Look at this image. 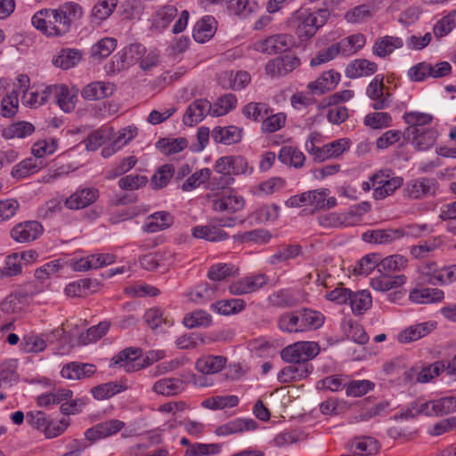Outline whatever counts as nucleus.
I'll list each match as a JSON object with an SVG mask.
<instances>
[{"label": "nucleus", "instance_id": "56", "mask_svg": "<svg viewBox=\"0 0 456 456\" xmlns=\"http://www.w3.org/2000/svg\"><path fill=\"white\" fill-rule=\"evenodd\" d=\"M72 391L69 389H59L49 394H44L37 397V404L47 407L51 404L60 403L61 401L71 398Z\"/></svg>", "mask_w": 456, "mask_h": 456}, {"label": "nucleus", "instance_id": "28", "mask_svg": "<svg viewBox=\"0 0 456 456\" xmlns=\"http://www.w3.org/2000/svg\"><path fill=\"white\" fill-rule=\"evenodd\" d=\"M216 20L211 16H205L196 22L192 37L199 43L208 41L216 33Z\"/></svg>", "mask_w": 456, "mask_h": 456}, {"label": "nucleus", "instance_id": "58", "mask_svg": "<svg viewBox=\"0 0 456 456\" xmlns=\"http://www.w3.org/2000/svg\"><path fill=\"white\" fill-rule=\"evenodd\" d=\"M443 241L440 237H436L423 243L412 246L411 248V254L414 258H423L428 256L442 245Z\"/></svg>", "mask_w": 456, "mask_h": 456}, {"label": "nucleus", "instance_id": "8", "mask_svg": "<svg viewBox=\"0 0 456 456\" xmlns=\"http://www.w3.org/2000/svg\"><path fill=\"white\" fill-rule=\"evenodd\" d=\"M293 45V37L290 35L279 34L256 42L255 49L266 54H277L289 50Z\"/></svg>", "mask_w": 456, "mask_h": 456}, {"label": "nucleus", "instance_id": "22", "mask_svg": "<svg viewBox=\"0 0 456 456\" xmlns=\"http://www.w3.org/2000/svg\"><path fill=\"white\" fill-rule=\"evenodd\" d=\"M256 428L257 422L253 419H236L218 427L215 433L217 436H228L255 430Z\"/></svg>", "mask_w": 456, "mask_h": 456}, {"label": "nucleus", "instance_id": "39", "mask_svg": "<svg viewBox=\"0 0 456 456\" xmlns=\"http://www.w3.org/2000/svg\"><path fill=\"white\" fill-rule=\"evenodd\" d=\"M215 171L220 175L218 178H214L218 187L225 188L233 183L234 179L231 174L229 156L219 158L215 164Z\"/></svg>", "mask_w": 456, "mask_h": 456}, {"label": "nucleus", "instance_id": "54", "mask_svg": "<svg viewBox=\"0 0 456 456\" xmlns=\"http://www.w3.org/2000/svg\"><path fill=\"white\" fill-rule=\"evenodd\" d=\"M212 322L211 315L203 310H197L187 314L183 318V324L189 329L208 327Z\"/></svg>", "mask_w": 456, "mask_h": 456}, {"label": "nucleus", "instance_id": "60", "mask_svg": "<svg viewBox=\"0 0 456 456\" xmlns=\"http://www.w3.org/2000/svg\"><path fill=\"white\" fill-rule=\"evenodd\" d=\"M270 302L278 307H293L297 305V297L289 290H280L270 296Z\"/></svg>", "mask_w": 456, "mask_h": 456}, {"label": "nucleus", "instance_id": "18", "mask_svg": "<svg viewBox=\"0 0 456 456\" xmlns=\"http://www.w3.org/2000/svg\"><path fill=\"white\" fill-rule=\"evenodd\" d=\"M116 86L110 82L96 81L88 84L82 90V96L87 101H98L112 95Z\"/></svg>", "mask_w": 456, "mask_h": 456}, {"label": "nucleus", "instance_id": "44", "mask_svg": "<svg viewBox=\"0 0 456 456\" xmlns=\"http://www.w3.org/2000/svg\"><path fill=\"white\" fill-rule=\"evenodd\" d=\"M35 131V126L27 121H19L13 123L2 131V135L5 139H12L14 137L24 138L32 134Z\"/></svg>", "mask_w": 456, "mask_h": 456}, {"label": "nucleus", "instance_id": "5", "mask_svg": "<svg viewBox=\"0 0 456 456\" xmlns=\"http://www.w3.org/2000/svg\"><path fill=\"white\" fill-rule=\"evenodd\" d=\"M142 350L139 347H127L113 357L114 363L123 366L127 372L137 371L151 364L156 359L147 356L141 358Z\"/></svg>", "mask_w": 456, "mask_h": 456}, {"label": "nucleus", "instance_id": "52", "mask_svg": "<svg viewBox=\"0 0 456 456\" xmlns=\"http://www.w3.org/2000/svg\"><path fill=\"white\" fill-rule=\"evenodd\" d=\"M238 269L231 264H216L213 265L208 272V277L213 281H221L227 277L235 276Z\"/></svg>", "mask_w": 456, "mask_h": 456}, {"label": "nucleus", "instance_id": "37", "mask_svg": "<svg viewBox=\"0 0 456 456\" xmlns=\"http://www.w3.org/2000/svg\"><path fill=\"white\" fill-rule=\"evenodd\" d=\"M243 206V199L236 195L223 196L213 200V209L219 212L234 213L241 209Z\"/></svg>", "mask_w": 456, "mask_h": 456}, {"label": "nucleus", "instance_id": "17", "mask_svg": "<svg viewBox=\"0 0 456 456\" xmlns=\"http://www.w3.org/2000/svg\"><path fill=\"white\" fill-rule=\"evenodd\" d=\"M436 183L432 179L420 178L409 182L404 190V196L409 199L418 200L434 193Z\"/></svg>", "mask_w": 456, "mask_h": 456}, {"label": "nucleus", "instance_id": "47", "mask_svg": "<svg viewBox=\"0 0 456 456\" xmlns=\"http://www.w3.org/2000/svg\"><path fill=\"white\" fill-rule=\"evenodd\" d=\"M348 302L351 305L352 311L354 314H361L371 305V297L367 290L351 291Z\"/></svg>", "mask_w": 456, "mask_h": 456}, {"label": "nucleus", "instance_id": "33", "mask_svg": "<svg viewBox=\"0 0 456 456\" xmlns=\"http://www.w3.org/2000/svg\"><path fill=\"white\" fill-rule=\"evenodd\" d=\"M227 359L221 355H208L200 358L196 362V369L202 374H214L222 370Z\"/></svg>", "mask_w": 456, "mask_h": 456}, {"label": "nucleus", "instance_id": "32", "mask_svg": "<svg viewBox=\"0 0 456 456\" xmlns=\"http://www.w3.org/2000/svg\"><path fill=\"white\" fill-rule=\"evenodd\" d=\"M173 224L172 216L167 211H159L147 217L144 231L150 233L165 230Z\"/></svg>", "mask_w": 456, "mask_h": 456}, {"label": "nucleus", "instance_id": "43", "mask_svg": "<svg viewBox=\"0 0 456 456\" xmlns=\"http://www.w3.org/2000/svg\"><path fill=\"white\" fill-rule=\"evenodd\" d=\"M217 291V285L212 283H200L190 293V299L195 303H206L213 299Z\"/></svg>", "mask_w": 456, "mask_h": 456}, {"label": "nucleus", "instance_id": "55", "mask_svg": "<svg viewBox=\"0 0 456 456\" xmlns=\"http://www.w3.org/2000/svg\"><path fill=\"white\" fill-rule=\"evenodd\" d=\"M270 113L272 110L265 102H249L242 108V114L254 121H258Z\"/></svg>", "mask_w": 456, "mask_h": 456}, {"label": "nucleus", "instance_id": "15", "mask_svg": "<svg viewBox=\"0 0 456 456\" xmlns=\"http://www.w3.org/2000/svg\"><path fill=\"white\" fill-rule=\"evenodd\" d=\"M405 236L403 228L395 229H379L367 231L362 233V238L364 241L379 244H388Z\"/></svg>", "mask_w": 456, "mask_h": 456}, {"label": "nucleus", "instance_id": "45", "mask_svg": "<svg viewBox=\"0 0 456 456\" xmlns=\"http://www.w3.org/2000/svg\"><path fill=\"white\" fill-rule=\"evenodd\" d=\"M440 270L441 268L437 266L436 262H428L423 264L419 268L420 281L422 283L438 285L439 281H443V276L440 273Z\"/></svg>", "mask_w": 456, "mask_h": 456}, {"label": "nucleus", "instance_id": "1", "mask_svg": "<svg viewBox=\"0 0 456 456\" xmlns=\"http://www.w3.org/2000/svg\"><path fill=\"white\" fill-rule=\"evenodd\" d=\"M83 16L82 7L74 2L61 4L58 9H44L36 12L33 26L48 36H62L68 33L71 24Z\"/></svg>", "mask_w": 456, "mask_h": 456}, {"label": "nucleus", "instance_id": "29", "mask_svg": "<svg viewBox=\"0 0 456 456\" xmlns=\"http://www.w3.org/2000/svg\"><path fill=\"white\" fill-rule=\"evenodd\" d=\"M185 382L178 378H165L153 385V391L159 395L173 396L185 389Z\"/></svg>", "mask_w": 456, "mask_h": 456}, {"label": "nucleus", "instance_id": "46", "mask_svg": "<svg viewBox=\"0 0 456 456\" xmlns=\"http://www.w3.org/2000/svg\"><path fill=\"white\" fill-rule=\"evenodd\" d=\"M124 390H126V387L122 384L118 382H108L93 387L91 392L96 400H105Z\"/></svg>", "mask_w": 456, "mask_h": 456}, {"label": "nucleus", "instance_id": "9", "mask_svg": "<svg viewBox=\"0 0 456 456\" xmlns=\"http://www.w3.org/2000/svg\"><path fill=\"white\" fill-rule=\"evenodd\" d=\"M269 281L268 276L265 273H258L241 278L229 286L232 295H245L253 293L263 288Z\"/></svg>", "mask_w": 456, "mask_h": 456}, {"label": "nucleus", "instance_id": "12", "mask_svg": "<svg viewBox=\"0 0 456 456\" xmlns=\"http://www.w3.org/2000/svg\"><path fill=\"white\" fill-rule=\"evenodd\" d=\"M213 107L207 99L195 100L187 108L183 121L186 126H193L200 122L206 115L212 116Z\"/></svg>", "mask_w": 456, "mask_h": 456}, {"label": "nucleus", "instance_id": "61", "mask_svg": "<svg viewBox=\"0 0 456 456\" xmlns=\"http://www.w3.org/2000/svg\"><path fill=\"white\" fill-rule=\"evenodd\" d=\"M301 323L303 327V331L306 329H318L320 328L324 322V316L317 311H314L311 309H304L300 312Z\"/></svg>", "mask_w": 456, "mask_h": 456}, {"label": "nucleus", "instance_id": "49", "mask_svg": "<svg viewBox=\"0 0 456 456\" xmlns=\"http://www.w3.org/2000/svg\"><path fill=\"white\" fill-rule=\"evenodd\" d=\"M354 453L361 456H370L375 454L379 450V442L370 436L355 438L354 441Z\"/></svg>", "mask_w": 456, "mask_h": 456}, {"label": "nucleus", "instance_id": "26", "mask_svg": "<svg viewBox=\"0 0 456 456\" xmlns=\"http://www.w3.org/2000/svg\"><path fill=\"white\" fill-rule=\"evenodd\" d=\"M405 281L406 277L403 274L390 276L380 273L379 276L370 280V286L377 291L385 292L401 287Z\"/></svg>", "mask_w": 456, "mask_h": 456}, {"label": "nucleus", "instance_id": "19", "mask_svg": "<svg viewBox=\"0 0 456 456\" xmlns=\"http://www.w3.org/2000/svg\"><path fill=\"white\" fill-rule=\"evenodd\" d=\"M95 371L96 367L94 364L71 362L62 367L61 375L66 379L77 380L89 378Z\"/></svg>", "mask_w": 456, "mask_h": 456}, {"label": "nucleus", "instance_id": "10", "mask_svg": "<svg viewBox=\"0 0 456 456\" xmlns=\"http://www.w3.org/2000/svg\"><path fill=\"white\" fill-rule=\"evenodd\" d=\"M43 231L44 229L40 223L37 221H25L14 225L10 232V236L19 243H26L37 240Z\"/></svg>", "mask_w": 456, "mask_h": 456}, {"label": "nucleus", "instance_id": "63", "mask_svg": "<svg viewBox=\"0 0 456 456\" xmlns=\"http://www.w3.org/2000/svg\"><path fill=\"white\" fill-rule=\"evenodd\" d=\"M279 328L282 331L287 332H298L303 331V325L301 323L300 315L295 314L293 313L282 314L279 318Z\"/></svg>", "mask_w": 456, "mask_h": 456}, {"label": "nucleus", "instance_id": "40", "mask_svg": "<svg viewBox=\"0 0 456 456\" xmlns=\"http://www.w3.org/2000/svg\"><path fill=\"white\" fill-rule=\"evenodd\" d=\"M246 303L240 298L220 300L210 305L211 310L219 314L230 315L237 314L245 308Z\"/></svg>", "mask_w": 456, "mask_h": 456}, {"label": "nucleus", "instance_id": "64", "mask_svg": "<svg viewBox=\"0 0 456 456\" xmlns=\"http://www.w3.org/2000/svg\"><path fill=\"white\" fill-rule=\"evenodd\" d=\"M116 40L111 37L101 39L91 48L92 56L94 58L103 59L108 57L116 48Z\"/></svg>", "mask_w": 456, "mask_h": 456}, {"label": "nucleus", "instance_id": "16", "mask_svg": "<svg viewBox=\"0 0 456 456\" xmlns=\"http://www.w3.org/2000/svg\"><path fill=\"white\" fill-rule=\"evenodd\" d=\"M313 371V366L309 363H292L284 367L278 374V379L281 383H290L299 381L308 377Z\"/></svg>", "mask_w": 456, "mask_h": 456}, {"label": "nucleus", "instance_id": "20", "mask_svg": "<svg viewBox=\"0 0 456 456\" xmlns=\"http://www.w3.org/2000/svg\"><path fill=\"white\" fill-rule=\"evenodd\" d=\"M98 191L94 188H86L77 191L65 200L69 209H80L93 204L98 198Z\"/></svg>", "mask_w": 456, "mask_h": 456}, {"label": "nucleus", "instance_id": "51", "mask_svg": "<svg viewBox=\"0 0 456 456\" xmlns=\"http://www.w3.org/2000/svg\"><path fill=\"white\" fill-rule=\"evenodd\" d=\"M408 260L401 255H393L380 260L379 265V272H398L403 270L407 266Z\"/></svg>", "mask_w": 456, "mask_h": 456}, {"label": "nucleus", "instance_id": "13", "mask_svg": "<svg viewBox=\"0 0 456 456\" xmlns=\"http://www.w3.org/2000/svg\"><path fill=\"white\" fill-rule=\"evenodd\" d=\"M348 144L347 139H339L321 148L313 146L310 154L314 155L315 161L322 162L330 158H337L341 155L348 148Z\"/></svg>", "mask_w": 456, "mask_h": 456}, {"label": "nucleus", "instance_id": "3", "mask_svg": "<svg viewBox=\"0 0 456 456\" xmlns=\"http://www.w3.org/2000/svg\"><path fill=\"white\" fill-rule=\"evenodd\" d=\"M320 352L317 343L310 341L296 342L281 350V359L289 363H308Z\"/></svg>", "mask_w": 456, "mask_h": 456}, {"label": "nucleus", "instance_id": "59", "mask_svg": "<svg viewBox=\"0 0 456 456\" xmlns=\"http://www.w3.org/2000/svg\"><path fill=\"white\" fill-rule=\"evenodd\" d=\"M118 0H99L92 10V18L98 21L106 20L114 11Z\"/></svg>", "mask_w": 456, "mask_h": 456}, {"label": "nucleus", "instance_id": "53", "mask_svg": "<svg viewBox=\"0 0 456 456\" xmlns=\"http://www.w3.org/2000/svg\"><path fill=\"white\" fill-rule=\"evenodd\" d=\"M237 104V98L232 94H226L220 98L217 99V101L212 104L213 110H212V116L213 117H220L227 114L229 111L233 110L236 107Z\"/></svg>", "mask_w": 456, "mask_h": 456}, {"label": "nucleus", "instance_id": "25", "mask_svg": "<svg viewBox=\"0 0 456 456\" xmlns=\"http://www.w3.org/2000/svg\"><path fill=\"white\" fill-rule=\"evenodd\" d=\"M444 296V291L439 289L417 287L410 292L409 298L416 304H431L440 302Z\"/></svg>", "mask_w": 456, "mask_h": 456}, {"label": "nucleus", "instance_id": "62", "mask_svg": "<svg viewBox=\"0 0 456 456\" xmlns=\"http://www.w3.org/2000/svg\"><path fill=\"white\" fill-rule=\"evenodd\" d=\"M110 329V323L102 322L99 324L93 326L79 337L80 343L86 345L88 343L100 339Z\"/></svg>", "mask_w": 456, "mask_h": 456}, {"label": "nucleus", "instance_id": "50", "mask_svg": "<svg viewBox=\"0 0 456 456\" xmlns=\"http://www.w3.org/2000/svg\"><path fill=\"white\" fill-rule=\"evenodd\" d=\"M238 403L239 398L236 395H218L205 399L201 405L207 409L219 410L225 407H234Z\"/></svg>", "mask_w": 456, "mask_h": 456}, {"label": "nucleus", "instance_id": "27", "mask_svg": "<svg viewBox=\"0 0 456 456\" xmlns=\"http://www.w3.org/2000/svg\"><path fill=\"white\" fill-rule=\"evenodd\" d=\"M354 213L350 210L347 213H328L318 217V223L325 228L349 226L354 224Z\"/></svg>", "mask_w": 456, "mask_h": 456}, {"label": "nucleus", "instance_id": "6", "mask_svg": "<svg viewBox=\"0 0 456 456\" xmlns=\"http://www.w3.org/2000/svg\"><path fill=\"white\" fill-rule=\"evenodd\" d=\"M367 96L373 101L371 107L375 110H380L388 108L393 96L389 88L384 85V75H377L366 88Z\"/></svg>", "mask_w": 456, "mask_h": 456}, {"label": "nucleus", "instance_id": "2", "mask_svg": "<svg viewBox=\"0 0 456 456\" xmlns=\"http://www.w3.org/2000/svg\"><path fill=\"white\" fill-rule=\"evenodd\" d=\"M330 18L328 9L310 12L307 9L296 11L288 21L301 42L308 41L323 27Z\"/></svg>", "mask_w": 456, "mask_h": 456}, {"label": "nucleus", "instance_id": "41", "mask_svg": "<svg viewBox=\"0 0 456 456\" xmlns=\"http://www.w3.org/2000/svg\"><path fill=\"white\" fill-rule=\"evenodd\" d=\"M81 53L76 49H63L60 52L58 56H56L53 62L56 67H59L62 69H68L74 67L81 60Z\"/></svg>", "mask_w": 456, "mask_h": 456}, {"label": "nucleus", "instance_id": "30", "mask_svg": "<svg viewBox=\"0 0 456 456\" xmlns=\"http://www.w3.org/2000/svg\"><path fill=\"white\" fill-rule=\"evenodd\" d=\"M340 80V75L334 70L323 72L315 81L308 84V88L315 93L324 94L335 88Z\"/></svg>", "mask_w": 456, "mask_h": 456}, {"label": "nucleus", "instance_id": "14", "mask_svg": "<svg viewBox=\"0 0 456 456\" xmlns=\"http://www.w3.org/2000/svg\"><path fill=\"white\" fill-rule=\"evenodd\" d=\"M125 423L118 419H110L99 423L85 432L86 438L91 443L112 436L122 429Z\"/></svg>", "mask_w": 456, "mask_h": 456}, {"label": "nucleus", "instance_id": "23", "mask_svg": "<svg viewBox=\"0 0 456 456\" xmlns=\"http://www.w3.org/2000/svg\"><path fill=\"white\" fill-rule=\"evenodd\" d=\"M378 70V65L366 59H356L351 61L346 69V76L356 78L373 75Z\"/></svg>", "mask_w": 456, "mask_h": 456}, {"label": "nucleus", "instance_id": "4", "mask_svg": "<svg viewBox=\"0 0 456 456\" xmlns=\"http://www.w3.org/2000/svg\"><path fill=\"white\" fill-rule=\"evenodd\" d=\"M452 71V66L447 61H440L431 64L426 61L411 67L408 75L412 81H423L428 77L439 78L448 76Z\"/></svg>", "mask_w": 456, "mask_h": 456}, {"label": "nucleus", "instance_id": "7", "mask_svg": "<svg viewBox=\"0 0 456 456\" xmlns=\"http://www.w3.org/2000/svg\"><path fill=\"white\" fill-rule=\"evenodd\" d=\"M372 188L374 189L373 197L375 200H382L391 195L395 191L400 188L403 184L401 177L389 178V175L385 171H379L370 176Z\"/></svg>", "mask_w": 456, "mask_h": 456}, {"label": "nucleus", "instance_id": "36", "mask_svg": "<svg viewBox=\"0 0 456 456\" xmlns=\"http://www.w3.org/2000/svg\"><path fill=\"white\" fill-rule=\"evenodd\" d=\"M192 235L208 241H222L228 238V234L217 225L196 226L192 229Z\"/></svg>", "mask_w": 456, "mask_h": 456}, {"label": "nucleus", "instance_id": "31", "mask_svg": "<svg viewBox=\"0 0 456 456\" xmlns=\"http://www.w3.org/2000/svg\"><path fill=\"white\" fill-rule=\"evenodd\" d=\"M437 138V132L433 128L419 129L418 133L411 134L405 140L411 142L415 149L419 151H427L431 148Z\"/></svg>", "mask_w": 456, "mask_h": 456}, {"label": "nucleus", "instance_id": "42", "mask_svg": "<svg viewBox=\"0 0 456 456\" xmlns=\"http://www.w3.org/2000/svg\"><path fill=\"white\" fill-rule=\"evenodd\" d=\"M443 370H444V364L443 362H436L429 366L423 368L419 372H416L413 369H411L409 373H406L405 379L411 381L412 376L416 374L418 382L427 383L430 381L435 376H438Z\"/></svg>", "mask_w": 456, "mask_h": 456}, {"label": "nucleus", "instance_id": "24", "mask_svg": "<svg viewBox=\"0 0 456 456\" xmlns=\"http://www.w3.org/2000/svg\"><path fill=\"white\" fill-rule=\"evenodd\" d=\"M242 133L243 129L235 126H216L212 131V137L216 142L231 145L240 142Z\"/></svg>", "mask_w": 456, "mask_h": 456}, {"label": "nucleus", "instance_id": "57", "mask_svg": "<svg viewBox=\"0 0 456 456\" xmlns=\"http://www.w3.org/2000/svg\"><path fill=\"white\" fill-rule=\"evenodd\" d=\"M363 123L372 129H383L391 126L392 117L387 112H372L365 116Z\"/></svg>", "mask_w": 456, "mask_h": 456}, {"label": "nucleus", "instance_id": "11", "mask_svg": "<svg viewBox=\"0 0 456 456\" xmlns=\"http://www.w3.org/2000/svg\"><path fill=\"white\" fill-rule=\"evenodd\" d=\"M426 416H443L456 411V396H445L421 403Z\"/></svg>", "mask_w": 456, "mask_h": 456}, {"label": "nucleus", "instance_id": "38", "mask_svg": "<svg viewBox=\"0 0 456 456\" xmlns=\"http://www.w3.org/2000/svg\"><path fill=\"white\" fill-rule=\"evenodd\" d=\"M278 159L285 164L296 168L302 167L305 157L302 151L292 146H283L279 152Z\"/></svg>", "mask_w": 456, "mask_h": 456}, {"label": "nucleus", "instance_id": "34", "mask_svg": "<svg viewBox=\"0 0 456 456\" xmlns=\"http://www.w3.org/2000/svg\"><path fill=\"white\" fill-rule=\"evenodd\" d=\"M403 45V43L400 37L386 36L376 40L373 45V53L379 57H385Z\"/></svg>", "mask_w": 456, "mask_h": 456}, {"label": "nucleus", "instance_id": "48", "mask_svg": "<svg viewBox=\"0 0 456 456\" xmlns=\"http://www.w3.org/2000/svg\"><path fill=\"white\" fill-rule=\"evenodd\" d=\"M431 331V326L428 323H419L415 326L405 329L399 334V341L402 343H410L425 337Z\"/></svg>", "mask_w": 456, "mask_h": 456}, {"label": "nucleus", "instance_id": "21", "mask_svg": "<svg viewBox=\"0 0 456 456\" xmlns=\"http://www.w3.org/2000/svg\"><path fill=\"white\" fill-rule=\"evenodd\" d=\"M403 120L408 125L403 131V138H409L411 134L418 133L419 129H425L424 126L432 122L433 117L428 113L410 111L404 113Z\"/></svg>", "mask_w": 456, "mask_h": 456}, {"label": "nucleus", "instance_id": "35", "mask_svg": "<svg viewBox=\"0 0 456 456\" xmlns=\"http://www.w3.org/2000/svg\"><path fill=\"white\" fill-rule=\"evenodd\" d=\"M376 6L371 4H363L349 10L345 19L350 23H361L371 19L376 12Z\"/></svg>", "mask_w": 456, "mask_h": 456}]
</instances>
